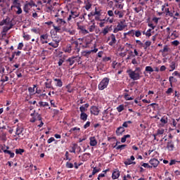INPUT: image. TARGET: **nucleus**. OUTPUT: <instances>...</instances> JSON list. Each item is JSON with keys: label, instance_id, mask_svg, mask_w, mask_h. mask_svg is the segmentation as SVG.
Wrapping results in <instances>:
<instances>
[{"label": "nucleus", "instance_id": "1", "mask_svg": "<svg viewBox=\"0 0 180 180\" xmlns=\"http://www.w3.org/2000/svg\"><path fill=\"white\" fill-rule=\"evenodd\" d=\"M127 74L131 79L133 81H137L141 78V69L140 68H136L135 70L129 69L127 70Z\"/></svg>", "mask_w": 180, "mask_h": 180}, {"label": "nucleus", "instance_id": "2", "mask_svg": "<svg viewBox=\"0 0 180 180\" xmlns=\"http://www.w3.org/2000/svg\"><path fill=\"white\" fill-rule=\"evenodd\" d=\"M110 81V79L108 77H104L98 85V90L103 91V89H106V88H108V85H109Z\"/></svg>", "mask_w": 180, "mask_h": 180}, {"label": "nucleus", "instance_id": "3", "mask_svg": "<svg viewBox=\"0 0 180 180\" xmlns=\"http://www.w3.org/2000/svg\"><path fill=\"white\" fill-rule=\"evenodd\" d=\"M33 6H36V3L31 0L30 1H26L23 7V11L26 13H29V11L33 8Z\"/></svg>", "mask_w": 180, "mask_h": 180}, {"label": "nucleus", "instance_id": "4", "mask_svg": "<svg viewBox=\"0 0 180 180\" xmlns=\"http://www.w3.org/2000/svg\"><path fill=\"white\" fill-rule=\"evenodd\" d=\"M13 19H11L9 17H6L5 20H4L1 23V26H4V25H6L7 27V30H11L12 27H13V23L12 22Z\"/></svg>", "mask_w": 180, "mask_h": 180}, {"label": "nucleus", "instance_id": "5", "mask_svg": "<svg viewBox=\"0 0 180 180\" xmlns=\"http://www.w3.org/2000/svg\"><path fill=\"white\" fill-rule=\"evenodd\" d=\"M32 118L30 120V123H34L36 122V117L39 122L42 120L41 115L39 112H36V110H34V112L30 114Z\"/></svg>", "mask_w": 180, "mask_h": 180}, {"label": "nucleus", "instance_id": "6", "mask_svg": "<svg viewBox=\"0 0 180 180\" xmlns=\"http://www.w3.org/2000/svg\"><path fill=\"white\" fill-rule=\"evenodd\" d=\"M80 59L81 58H78V56H72L66 60V63L70 67H71V65H74L75 63H79Z\"/></svg>", "mask_w": 180, "mask_h": 180}, {"label": "nucleus", "instance_id": "7", "mask_svg": "<svg viewBox=\"0 0 180 180\" xmlns=\"http://www.w3.org/2000/svg\"><path fill=\"white\" fill-rule=\"evenodd\" d=\"M164 133H165V130L164 129H158L157 130V133L153 134L154 140H157V141H158L159 139L157 137H161Z\"/></svg>", "mask_w": 180, "mask_h": 180}, {"label": "nucleus", "instance_id": "8", "mask_svg": "<svg viewBox=\"0 0 180 180\" xmlns=\"http://www.w3.org/2000/svg\"><path fill=\"white\" fill-rule=\"evenodd\" d=\"M166 148H167L168 151H174L175 150V144L172 140H168Z\"/></svg>", "mask_w": 180, "mask_h": 180}, {"label": "nucleus", "instance_id": "9", "mask_svg": "<svg viewBox=\"0 0 180 180\" xmlns=\"http://www.w3.org/2000/svg\"><path fill=\"white\" fill-rule=\"evenodd\" d=\"M79 16V13L77 11H70V15L68 18V22H71L72 19H75V18H78Z\"/></svg>", "mask_w": 180, "mask_h": 180}, {"label": "nucleus", "instance_id": "10", "mask_svg": "<svg viewBox=\"0 0 180 180\" xmlns=\"http://www.w3.org/2000/svg\"><path fill=\"white\" fill-rule=\"evenodd\" d=\"M149 164H150L152 168H157L160 165V160L156 158H153L149 160Z\"/></svg>", "mask_w": 180, "mask_h": 180}, {"label": "nucleus", "instance_id": "11", "mask_svg": "<svg viewBox=\"0 0 180 180\" xmlns=\"http://www.w3.org/2000/svg\"><path fill=\"white\" fill-rule=\"evenodd\" d=\"M63 32H65L66 33H69L70 36H74L75 34L76 31L74 29L73 27H71L70 28L68 27H63Z\"/></svg>", "mask_w": 180, "mask_h": 180}, {"label": "nucleus", "instance_id": "12", "mask_svg": "<svg viewBox=\"0 0 180 180\" xmlns=\"http://www.w3.org/2000/svg\"><path fill=\"white\" fill-rule=\"evenodd\" d=\"M115 2V6L117 8V9H122L123 6H124V4L123 2L124 0H113Z\"/></svg>", "mask_w": 180, "mask_h": 180}, {"label": "nucleus", "instance_id": "13", "mask_svg": "<svg viewBox=\"0 0 180 180\" xmlns=\"http://www.w3.org/2000/svg\"><path fill=\"white\" fill-rule=\"evenodd\" d=\"M108 41H109L110 40H111L108 44L109 46H113L114 44H116V36H115L114 34H111V35L110 37H108Z\"/></svg>", "mask_w": 180, "mask_h": 180}, {"label": "nucleus", "instance_id": "14", "mask_svg": "<svg viewBox=\"0 0 180 180\" xmlns=\"http://www.w3.org/2000/svg\"><path fill=\"white\" fill-rule=\"evenodd\" d=\"M49 39V34H44L40 36V41L41 44H47L49 43V41H47Z\"/></svg>", "mask_w": 180, "mask_h": 180}, {"label": "nucleus", "instance_id": "15", "mask_svg": "<svg viewBox=\"0 0 180 180\" xmlns=\"http://www.w3.org/2000/svg\"><path fill=\"white\" fill-rule=\"evenodd\" d=\"M90 112L94 116H98L99 115V108L97 106L93 105L90 108Z\"/></svg>", "mask_w": 180, "mask_h": 180}, {"label": "nucleus", "instance_id": "16", "mask_svg": "<svg viewBox=\"0 0 180 180\" xmlns=\"http://www.w3.org/2000/svg\"><path fill=\"white\" fill-rule=\"evenodd\" d=\"M119 176H120V171H119V169H115L112 174V179H118Z\"/></svg>", "mask_w": 180, "mask_h": 180}, {"label": "nucleus", "instance_id": "17", "mask_svg": "<svg viewBox=\"0 0 180 180\" xmlns=\"http://www.w3.org/2000/svg\"><path fill=\"white\" fill-rule=\"evenodd\" d=\"M114 15H115L117 18L118 17L119 19H122V18L124 16V11L117 9V10H115Z\"/></svg>", "mask_w": 180, "mask_h": 180}, {"label": "nucleus", "instance_id": "18", "mask_svg": "<svg viewBox=\"0 0 180 180\" xmlns=\"http://www.w3.org/2000/svg\"><path fill=\"white\" fill-rule=\"evenodd\" d=\"M77 25L78 30H81L83 34H88V33H89V32H88V30L85 29V27H84V25H79V22H77Z\"/></svg>", "mask_w": 180, "mask_h": 180}, {"label": "nucleus", "instance_id": "19", "mask_svg": "<svg viewBox=\"0 0 180 180\" xmlns=\"http://www.w3.org/2000/svg\"><path fill=\"white\" fill-rule=\"evenodd\" d=\"M89 140L91 147H95V146L98 145V141H96V138H95V136L90 137Z\"/></svg>", "mask_w": 180, "mask_h": 180}, {"label": "nucleus", "instance_id": "20", "mask_svg": "<svg viewBox=\"0 0 180 180\" xmlns=\"http://www.w3.org/2000/svg\"><path fill=\"white\" fill-rule=\"evenodd\" d=\"M23 130H25V129L22 127L18 125L15 130V136H20V134L23 133Z\"/></svg>", "mask_w": 180, "mask_h": 180}, {"label": "nucleus", "instance_id": "21", "mask_svg": "<svg viewBox=\"0 0 180 180\" xmlns=\"http://www.w3.org/2000/svg\"><path fill=\"white\" fill-rule=\"evenodd\" d=\"M63 51H64V53H68V54L71 53V51H72V46L68 44L66 47L63 49Z\"/></svg>", "mask_w": 180, "mask_h": 180}, {"label": "nucleus", "instance_id": "22", "mask_svg": "<svg viewBox=\"0 0 180 180\" xmlns=\"http://www.w3.org/2000/svg\"><path fill=\"white\" fill-rule=\"evenodd\" d=\"M134 160H136V158L131 155L130 159H127L126 161H124V164L125 165H131V164H133L132 161H134Z\"/></svg>", "mask_w": 180, "mask_h": 180}, {"label": "nucleus", "instance_id": "23", "mask_svg": "<svg viewBox=\"0 0 180 180\" xmlns=\"http://www.w3.org/2000/svg\"><path fill=\"white\" fill-rule=\"evenodd\" d=\"M125 129L123 128V127H119L116 130V134L117 136H122L123 133H124Z\"/></svg>", "mask_w": 180, "mask_h": 180}, {"label": "nucleus", "instance_id": "24", "mask_svg": "<svg viewBox=\"0 0 180 180\" xmlns=\"http://www.w3.org/2000/svg\"><path fill=\"white\" fill-rule=\"evenodd\" d=\"M56 23H58V26H64V25H65L67 22L63 18H57Z\"/></svg>", "mask_w": 180, "mask_h": 180}, {"label": "nucleus", "instance_id": "25", "mask_svg": "<svg viewBox=\"0 0 180 180\" xmlns=\"http://www.w3.org/2000/svg\"><path fill=\"white\" fill-rule=\"evenodd\" d=\"M89 158H91V153H86L82 155V160L84 162L88 161Z\"/></svg>", "mask_w": 180, "mask_h": 180}, {"label": "nucleus", "instance_id": "26", "mask_svg": "<svg viewBox=\"0 0 180 180\" xmlns=\"http://www.w3.org/2000/svg\"><path fill=\"white\" fill-rule=\"evenodd\" d=\"M52 41L58 46H60V41H61V38L58 36L52 37Z\"/></svg>", "mask_w": 180, "mask_h": 180}, {"label": "nucleus", "instance_id": "27", "mask_svg": "<svg viewBox=\"0 0 180 180\" xmlns=\"http://www.w3.org/2000/svg\"><path fill=\"white\" fill-rule=\"evenodd\" d=\"M53 81L56 82V86H58V88H61V86H63V81L61 80V79L55 78L53 79Z\"/></svg>", "mask_w": 180, "mask_h": 180}, {"label": "nucleus", "instance_id": "28", "mask_svg": "<svg viewBox=\"0 0 180 180\" xmlns=\"http://www.w3.org/2000/svg\"><path fill=\"white\" fill-rule=\"evenodd\" d=\"M72 44H75V50L77 53L81 51V48L78 46L79 44L78 41H74L73 42H72Z\"/></svg>", "mask_w": 180, "mask_h": 180}, {"label": "nucleus", "instance_id": "29", "mask_svg": "<svg viewBox=\"0 0 180 180\" xmlns=\"http://www.w3.org/2000/svg\"><path fill=\"white\" fill-rule=\"evenodd\" d=\"M37 87V84H34L33 87H29L28 91L30 92V95H35L36 93H34L35 88Z\"/></svg>", "mask_w": 180, "mask_h": 180}, {"label": "nucleus", "instance_id": "30", "mask_svg": "<svg viewBox=\"0 0 180 180\" xmlns=\"http://www.w3.org/2000/svg\"><path fill=\"white\" fill-rule=\"evenodd\" d=\"M80 119L81 120H83V122H86V120L88 119V115H86L85 112H81Z\"/></svg>", "mask_w": 180, "mask_h": 180}, {"label": "nucleus", "instance_id": "31", "mask_svg": "<svg viewBox=\"0 0 180 180\" xmlns=\"http://www.w3.org/2000/svg\"><path fill=\"white\" fill-rule=\"evenodd\" d=\"M109 29H110V27H109V25H107L101 32L102 34H103V36H106L107 34L109 33Z\"/></svg>", "mask_w": 180, "mask_h": 180}, {"label": "nucleus", "instance_id": "32", "mask_svg": "<svg viewBox=\"0 0 180 180\" xmlns=\"http://www.w3.org/2000/svg\"><path fill=\"white\" fill-rule=\"evenodd\" d=\"M165 12H166V16H170V18H174V14H172V12L169 11V8H166L165 9Z\"/></svg>", "mask_w": 180, "mask_h": 180}, {"label": "nucleus", "instance_id": "33", "mask_svg": "<svg viewBox=\"0 0 180 180\" xmlns=\"http://www.w3.org/2000/svg\"><path fill=\"white\" fill-rule=\"evenodd\" d=\"M4 154H8V155H10V158H13V157H15V153L9 150H4Z\"/></svg>", "mask_w": 180, "mask_h": 180}, {"label": "nucleus", "instance_id": "34", "mask_svg": "<svg viewBox=\"0 0 180 180\" xmlns=\"http://www.w3.org/2000/svg\"><path fill=\"white\" fill-rule=\"evenodd\" d=\"M53 27L56 33H61V26H56L55 25H53Z\"/></svg>", "mask_w": 180, "mask_h": 180}, {"label": "nucleus", "instance_id": "35", "mask_svg": "<svg viewBox=\"0 0 180 180\" xmlns=\"http://www.w3.org/2000/svg\"><path fill=\"white\" fill-rule=\"evenodd\" d=\"M145 71L146 72H149V74H151V72H154V69L151 66H146L145 68Z\"/></svg>", "mask_w": 180, "mask_h": 180}, {"label": "nucleus", "instance_id": "36", "mask_svg": "<svg viewBox=\"0 0 180 180\" xmlns=\"http://www.w3.org/2000/svg\"><path fill=\"white\" fill-rule=\"evenodd\" d=\"M130 134L124 135L123 137L121 139V143H126V139H130Z\"/></svg>", "mask_w": 180, "mask_h": 180}, {"label": "nucleus", "instance_id": "37", "mask_svg": "<svg viewBox=\"0 0 180 180\" xmlns=\"http://www.w3.org/2000/svg\"><path fill=\"white\" fill-rule=\"evenodd\" d=\"M131 123H133V122L129 120V121H126L122 124V127L124 128H127L129 127V124H131Z\"/></svg>", "mask_w": 180, "mask_h": 180}, {"label": "nucleus", "instance_id": "38", "mask_svg": "<svg viewBox=\"0 0 180 180\" xmlns=\"http://www.w3.org/2000/svg\"><path fill=\"white\" fill-rule=\"evenodd\" d=\"M25 153V149L18 148L15 149V154H20V155H22Z\"/></svg>", "mask_w": 180, "mask_h": 180}, {"label": "nucleus", "instance_id": "39", "mask_svg": "<svg viewBox=\"0 0 180 180\" xmlns=\"http://www.w3.org/2000/svg\"><path fill=\"white\" fill-rule=\"evenodd\" d=\"M160 51V53H168V51H169V48L167 45H165L163 49H161Z\"/></svg>", "mask_w": 180, "mask_h": 180}, {"label": "nucleus", "instance_id": "40", "mask_svg": "<svg viewBox=\"0 0 180 180\" xmlns=\"http://www.w3.org/2000/svg\"><path fill=\"white\" fill-rule=\"evenodd\" d=\"M117 110L119 113H120V112H123V110H124V105H120L118 107H117Z\"/></svg>", "mask_w": 180, "mask_h": 180}, {"label": "nucleus", "instance_id": "41", "mask_svg": "<svg viewBox=\"0 0 180 180\" xmlns=\"http://www.w3.org/2000/svg\"><path fill=\"white\" fill-rule=\"evenodd\" d=\"M65 61V58H61L59 59L58 62V67H61L63 65V63Z\"/></svg>", "mask_w": 180, "mask_h": 180}, {"label": "nucleus", "instance_id": "42", "mask_svg": "<svg viewBox=\"0 0 180 180\" xmlns=\"http://www.w3.org/2000/svg\"><path fill=\"white\" fill-rule=\"evenodd\" d=\"M107 13H108V16H110V18H115V11L113 12L112 10L108 11Z\"/></svg>", "mask_w": 180, "mask_h": 180}, {"label": "nucleus", "instance_id": "43", "mask_svg": "<svg viewBox=\"0 0 180 180\" xmlns=\"http://www.w3.org/2000/svg\"><path fill=\"white\" fill-rule=\"evenodd\" d=\"M93 15L94 16H96V15L97 16H101V10L98 11V8H96V7L95 8V12H93Z\"/></svg>", "mask_w": 180, "mask_h": 180}, {"label": "nucleus", "instance_id": "44", "mask_svg": "<svg viewBox=\"0 0 180 180\" xmlns=\"http://www.w3.org/2000/svg\"><path fill=\"white\" fill-rule=\"evenodd\" d=\"M39 105L41 107L42 106L43 108H46V106H49V103L40 101V102H39Z\"/></svg>", "mask_w": 180, "mask_h": 180}, {"label": "nucleus", "instance_id": "45", "mask_svg": "<svg viewBox=\"0 0 180 180\" xmlns=\"http://www.w3.org/2000/svg\"><path fill=\"white\" fill-rule=\"evenodd\" d=\"M98 172H101V168L96 169V167L93 168L92 175H95L96 174H98Z\"/></svg>", "mask_w": 180, "mask_h": 180}, {"label": "nucleus", "instance_id": "46", "mask_svg": "<svg viewBox=\"0 0 180 180\" xmlns=\"http://www.w3.org/2000/svg\"><path fill=\"white\" fill-rule=\"evenodd\" d=\"M160 122L163 124H167L168 123V119L167 117L165 118V117H163L160 119Z\"/></svg>", "mask_w": 180, "mask_h": 180}, {"label": "nucleus", "instance_id": "47", "mask_svg": "<svg viewBox=\"0 0 180 180\" xmlns=\"http://www.w3.org/2000/svg\"><path fill=\"white\" fill-rule=\"evenodd\" d=\"M22 37L24 38L25 40H27V41H28V40H30V39H31L30 35V34H26V33H24V34H23Z\"/></svg>", "mask_w": 180, "mask_h": 180}, {"label": "nucleus", "instance_id": "48", "mask_svg": "<svg viewBox=\"0 0 180 180\" xmlns=\"http://www.w3.org/2000/svg\"><path fill=\"white\" fill-rule=\"evenodd\" d=\"M91 53H92L91 51V50L90 51H84L82 52V56H84V57H88L91 54Z\"/></svg>", "mask_w": 180, "mask_h": 180}, {"label": "nucleus", "instance_id": "49", "mask_svg": "<svg viewBox=\"0 0 180 180\" xmlns=\"http://www.w3.org/2000/svg\"><path fill=\"white\" fill-rule=\"evenodd\" d=\"M51 81H50V82H45V86H46V88H48L49 89H50L51 88H52V89H53V87L51 86Z\"/></svg>", "mask_w": 180, "mask_h": 180}, {"label": "nucleus", "instance_id": "50", "mask_svg": "<svg viewBox=\"0 0 180 180\" xmlns=\"http://www.w3.org/2000/svg\"><path fill=\"white\" fill-rule=\"evenodd\" d=\"M49 46H51L53 49H57V47H58V45L56 42H49Z\"/></svg>", "mask_w": 180, "mask_h": 180}, {"label": "nucleus", "instance_id": "51", "mask_svg": "<svg viewBox=\"0 0 180 180\" xmlns=\"http://www.w3.org/2000/svg\"><path fill=\"white\" fill-rule=\"evenodd\" d=\"M65 167H66V168H74V164H72L70 162H67L65 164Z\"/></svg>", "mask_w": 180, "mask_h": 180}, {"label": "nucleus", "instance_id": "52", "mask_svg": "<svg viewBox=\"0 0 180 180\" xmlns=\"http://www.w3.org/2000/svg\"><path fill=\"white\" fill-rule=\"evenodd\" d=\"M127 147V145H120L117 146L116 150H124V148Z\"/></svg>", "mask_w": 180, "mask_h": 180}, {"label": "nucleus", "instance_id": "53", "mask_svg": "<svg viewBox=\"0 0 180 180\" xmlns=\"http://www.w3.org/2000/svg\"><path fill=\"white\" fill-rule=\"evenodd\" d=\"M78 146V144L77 143H74L73 146L72 147V150H70V153H75V150H77V146Z\"/></svg>", "mask_w": 180, "mask_h": 180}, {"label": "nucleus", "instance_id": "54", "mask_svg": "<svg viewBox=\"0 0 180 180\" xmlns=\"http://www.w3.org/2000/svg\"><path fill=\"white\" fill-rule=\"evenodd\" d=\"M172 92H174V89L172 87H169V89H167V90L166 91V94L167 95H171L172 94Z\"/></svg>", "mask_w": 180, "mask_h": 180}, {"label": "nucleus", "instance_id": "55", "mask_svg": "<svg viewBox=\"0 0 180 180\" xmlns=\"http://www.w3.org/2000/svg\"><path fill=\"white\" fill-rule=\"evenodd\" d=\"M100 20H101V22L99 23L100 27H105V23L106 22V19Z\"/></svg>", "mask_w": 180, "mask_h": 180}, {"label": "nucleus", "instance_id": "56", "mask_svg": "<svg viewBox=\"0 0 180 180\" xmlns=\"http://www.w3.org/2000/svg\"><path fill=\"white\" fill-rule=\"evenodd\" d=\"M124 99L126 101H133L134 98L133 97H129V94H124Z\"/></svg>", "mask_w": 180, "mask_h": 180}, {"label": "nucleus", "instance_id": "57", "mask_svg": "<svg viewBox=\"0 0 180 180\" xmlns=\"http://www.w3.org/2000/svg\"><path fill=\"white\" fill-rule=\"evenodd\" d=\"M69 155H70V153H68V151H66L65 154V158H64V160L71 161V158H70Z\"/></svg>", "mask_w": 180, "mask_h": 180}, {"label": "nucleus", "instance_id": "58", "mask_svg": "<svg viewBox=\"0 0 180 180\" xmlns=\"http://www.w3.org/2000/svg\"><path fill=\"white\" fill-rule=\"evenodd\" d=\"M134 36H136V37H141V31L140 30H136L134 32Z\"/></svg>", "mask_w": 180, "mask_h": 180}, {"label": "nucleus", "instance_id": "59", "mask_svg": "<svg viewBox=\"0 0 180 180\" xmlns=\"http://www.w3.org/2000/svg\"><path fill=\"white\" fill-rule=\"evenodd\" d=\"M103 115V119H109V116H108V110H104Z\"/></svg>", "mask_w": 180, "mask_h": 180}, {"label": "nucleus", "instance_id": "60", "mask_svg": "<svg viewBox=\"0 0 180 180\" xmlns=\"http://www.w3.org/2000/svg\"><path fill=\"white\" fill-rule=\"evenodd\" d=\"M95 23H93L92 25H91L89 27V30L90 32H94L95 31Z\"/></svg>", "mask_w": 180, "mask_h": 180}, {"label": "nucleus", "instance_id": "61", "mask_svg": "<svg viewBox=\"0 0 180 180\" xmlns=\"http://www.w3.org/2000/svg\"><path fill=\"white\" fill-rule=\"evenodd\" d=\"M117 28L118 29V30H119L120 32H122V30H123V29H124V25L118 24V25H117Z\"/></svg>", "mask_w": 180, "mask_h": 180}, {"label": "nucleus", "instance_id": "62", "mask_svg": "<svg viewBox=\"0 0 180 180\" xmlns=\"http://www.w3.org/2000/svg\"><path fill=\"white\" fill-rule=\"evenodd\" d=\"M79 110H80L81 113H85V112H86V109L85 108V107L84 105H82L79 107Z\"/></svg>", "mask_w": 180, "mask_h": 180}, {"label": "nucleus", "instance_id": "63", "mask_svg": "<svg viewBox=\"0 0 180 180\" xmlns=\"http://www.w3.org/2000/svg\"><path fill=\"white\" fill-rule=\"evenodd\" d=\"M170 68H171V70H169L170 72L174 71V70H175V62H172L170 65Z\"/></svg>", "mask_w": 180, "mask_h": 180}, {"label": "nucleus", "instance_id": "64", "mask_svg": "<svg viewBox=\"0 0 180 180\" xmlns=\"http://www.w3.org/2000/svg\"><path fill=\"white\" fill-rule=\"evenodd\" d=\"M148 106H152V108L153 109H157V108H158V104H157L155 103H153L148 105Z\"/></svg>", "mask_w": 180, "mask_h": 180}]
</instances>
